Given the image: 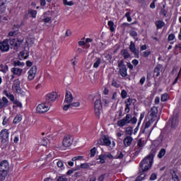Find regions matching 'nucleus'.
Masks as SVG:
<instances>
[{"mask_svg":"<svg viewBox=\"0 0 181 181\" xmlns=\"http://www.w3.org/2000/svg\"><path fill=\"white\" fill-rule=\"evenodd\" d=\"M8 70V66L6 65L4 66L3 64H0V71H3V73H6Z\"/></svg>","mask_w":181,"mask_h":181,"instance_id":"39","label":"nucleus"},{"mask_svg":"<svg viewBox=\"0 0 181 181\" xmlns=\"http://www.w3.org/2000/svg\"><path fill=\"white\" fill-rule=\"evenodd\" d=\"M18 57L20 59H28V57H29V52L22 51L19 53Z\"/></svg>","mask_w":181,"mask_h":181,"instance_id":"25","label":"nucleus"},{"mask_svg":"<svg viewBox=\"0 0 181 181\" xmlns=\"http://www.w3.org/2000/svg\"><path fill=\"white\" fill-rule=\"evenodd\" d=\"M37 71V69L36 66H33L29 71H28V79L30 81L33 80L35 78V76H36V72Z\"/></svg>","mask_w":181,"mask_h":181,"instance_id":"12","label":"nucleus"},{"mask_svg":"<svg viewBox=\"0 0 181 181\" xmlns=\"http://www.w3.org/2000/svg\"><path fill=\"white\" fill-rule=\"evenodd\" d=\"M138 148H141V149L145 146V141L142 140L141 139H139L137 141V146Z\"/></svg>","mask_w":181,"mask_h":181,"instance_id":"30","label":"nucleus"},{"mask_svg":"<svg viewBox=\"0 0 181 181\" xmlns=\"http://www.w3.org/2000/svg\"><path fill=\"white\" fill-rule=\"evenodd\" d=\"M145 174L141 173L140 175H139L135 181H141L144 180V179H145Z\"/></svg>","mask_w":181,"mask_h":181,"instance_id":"41","label":"nucleus"},{"mask_svg":"<svg viewBox=\"0 0 181 181\" xmlns=\"http://www.w3.org/2000/svg\"><path fill=\"white\" fill-rule=\"evenodd\" d=\"M155 122V119H151L148 122H146L144 124V127L141 129L142 134H146V135L148 136V138L151 136V134L152 133V131H153V127L151 129H149V127H151V124H153Z\"/></svg>","mask_w":181,"mask_h":181,"instance_id":"3","label":"nucleus"},{"mask_svg":"<svg viewBox=\"0 0 181 181\" xmlns=\"http://www.w3.org/2000/svg\"><path fill=\"white\" fill-rule=\"evenodd\" d=\"M163 71V65L160 64H158L153 70L156 77H159L160 76V71Z\"/></svg>","mask_w":181,"mask_h":181,"instance_id":"18","label":"nucleus"},{"mask_svg":"<svg viewBox=\"0 0 181 181\" xmlns=\"http://www.w3.org/2000/svg\"><path fill=\"white\" fill-rule=\"evenodd\" d=\"M165 8L166 6L163 5L160 9V15H163V16H166V15H168V11H166Z\"/></svg>","mask_w":181,"mask_h":181,"instance_id":"33","label":"nucleus"},{"mask_svg":"<svg viewBox=\"0 0 181 181\" xmlns=\"http://www.w3.org/2000/svg\"><path fill=\"white\" fill-rule=\"evenodd\" d=\"M64 4L65 5H67L68 6H72V5H74V3L73 1H67V0H64Z\"/></svg>","mask_w":181,"mask_h":181,"instance_id":"48","label":"nucleus"},{"mask_svg":"<svg viewBox=\"0 0 181 181\" xmlns=\"http://www.w3.org/2000/svg\"><path fill=\"white\" fill-rule=\"evenodd\" d=\"M142 151V148L138 146H136V148L134 150V154L135 156H137V155H139V153Z\"/></svg>","mask_w":181,"mask_h":181,"instance_id":"37","label":"nucleus"},{"mask_svg":"<svg viewBox=\"0 0 181 181\" xmlns=\"http://www.w3.org/2000/svg\"><path fill=\"white\" fill-rule=\"evenodd\" d=\"M14 66L15 67H16L17 66H18L19 67H23V66H25V63L21 62V61H15Z\"/></svg>","mask_w":181,"mask_h":181,"instance_id":"38","label":"nucleus"},{"mask_svg":"<svg viewBox=\"0 0 181 181\" xmlns=\"http://www.w3.org/2000/svg\"><path fill=\"white\" fill-rule=\"evenodd\" d=\"M155 25L157 28V29H162L163 26H165V22L159 20L156 21Z\"/></svg>","mask_w":181,"mask_h":181,"instance_id":"27","label":"nucleus"},{"mask_svg":"<svg viewBox=\"0 0 181 181\" xmlns=\"http://www.w3.org/2000/svg\"><path fill=\"white\" fill-rule=\"evenodd\" d=\"M169 100V95L168 93H164L161 95V101L165 103V101H168Z\"/></svg>","mask_w":181,"mask_h":181,"instance_id":"36","label":"nucleus"},{"mask_svg":"<svg viewBox=\"0 0 181 181\" xmlns=\"http://www.w3.org/2000/svg\"><path fill=\"white\" fill-rule=\"evenodd\" d=\"M105 177V175H100L99 177H98V181H104V178Z\"/></svg>","mask_w":181,"mask_h":181,"instance_id":"64","label":"nucleus"},{"mask_svg":"<svg viewBox=\"0 0 181 181\" xmlns=\"http://www.w3.org/2000/svg\"><path fill=\"white\" fill-rule=\"evenodd\" d=\"M170 175L172 176V180L173 181H180V178H179V176H177V174H176V171L175 170H170Z\"/></svg>","mask_w":181,"mask_h":181,"instance_id":"23","label":"nucleus"},{"mask_svg":"<svg viewBox=\"0 0 181 181\" xmlns=\"http://www.w3.org/2000/svg\"><path fill=\"white\" fill-rule=\"evenodd\" d=\"M132 141H134V139H132L131 136H126L124 139V146H131V144H132Z\"/></svg>","mask_w":181,"mask_h":181,"instance_id":"21","label":"nucleus"},{"mask_svg":"<svg viewBox=\"0 0 181 181\" xmlns=\"http://www.w3.org/2000/svg\"><path fill=\"white\" fill-rule=\"evenodd\" d=\"M158 116V107H153L151 109L150 111V117H151V119H154L156 118V117Z\"/></svg>","mask_w":181,"mask_h":181,"instance_id":"19","label":"nucleus"},{"mask_svg":"<svg viewBox=\"0 0 181 181\" xmlns=\"http://www.w3.org/2000/svg\"><path fill=\"white\" fill-rule=\"evenodd\" d=\"M80 106V102H75L73 103H71V107H79Z\"/></svg>","mask_w":181,"mask_h":181,"instance_id":"56","label":"nucleus"},{"mask_svg":"<svg viewBox=\"0 0 181 181\" xmlns=\"http://www.w3.org/2000/svg\"><path fill=\"white\" fill-rule=\"evenodd\" d=\"M0 50L3 52H9V41L8 40L0 42Z\"/></svg>","mask_w":181,"mask_h":181,"instance_id":"10","label":"nucleus"},{"mask_svg":"<svg viewBox=\"0 0 181 181\" xmlns=\"http://www.w3.org/2000/svg\"><path fill=\"white\" fill-rule=\"evenodd\" d=\"M103 103H105V105L106 107H108V104H110V100L108 99H107V98H104L103 100Z\"/></svg>","mask_w":181,"mask_h":181,"instance_id":"61","label":"nucleus"},{"mask_svg":"<svg viewBox=\"0 0 181 181\" xmlns=\"http://www.w3.org/2000/svg\"><path fill=\"white\" fill-rule=\"evenodd\" d=\"M130 36L132 37H136V36H138V33H136V31L132 30L130 32Z\"/></svg>","mask_w":181,"mask_h":181,"instance_id":"54","label":"nucleus"},{"mask_svg":"<svg viewBox=\"0 0 181 181\" xmlns=\"http://www.w3.org/2000/svg\"><path fill=\"white\" fill-rule=\"evenodd\" d=\"M127 90H122V92H121V97H122V98H127Z\"/></svg>","mask_w":181,"mask_h":181,"instance_id":"50","label":"nucleus"},{"mask_svg":"<svg viewBox=\"0 0 181 181\" xmlns=\"http://www.w3.org/2000/svg\"><path fill=\"white\" fill-rule=\"evenodd\" d=\"M76 160H83V156H78L74 157L72 158V162H74Z\"/></svg>","mask_w":181,"mask_h":181,"instance_id":"49","label":"nucleus"},{"mask_svg":"<svg viewBox=\"0 0 181 181\" xmlns=\"http://www.w3.org/2000/svg\"><path fill=\"white\" fill-rule=\"evenodd\" d=\"M0 139H1V142L3 144L8 142V141L9 140V132H8V129H4L1 131Z\"/></svg>","mask_w":181,"mask_h":181,"instance_id":"8","label":"nucleus"},{"mask_svg":"<svg viewBox=\"0 0 181 181\" xmlns=\"http://www.w3.org/2000/svg\"><path fill=\"white\" fill-rule=\"evenodd\" d=\"M101 111H103L101 100H96L95 102V114L96 117H100L101 115Z\"/></svg>","mask_w":181,"mask_h":181,"instance_id":"7","label":"nucleus"},{"mask_svg":"<svg viewBox=\"0 0 181 181\" xmlns=\"http://www.w3.org/2000/svg\"><path fill=\"white\" fill-rule=\"evenodd\" d=\"M129 50L132 53H134L135 57H138V56H139V51L136 49L135 44L132 41L130 42Z\"/></svg>","mask_w":181,"mask_h":181,"instance_id":"14","label":"nucleus"},{"mask_svg":"<svg viewBox=\"0 0 181 181\" xmlns=\"http://www.w3.org/2000/svg\"><path fill=\"white\" fill-rule=\"evenodd\" d=\"M57 100V93L56 92H52L49 93L45 97V104H50L54 103Z\"/></svg>","mask_w":181,"mask_h":181,"instance_id":"5","label":"nucleus"},{"mask_svg":"<svg viewBox=\"0 0 181 181\" xmlns=\"http://www.w3.org/2000/svg\"><path fill=\"white\" fill-rule=\"evenodd\" d=\"M132 63V64H134V66H138L139 62L138 61V59H133Z\"/></svg>","mask_w":181,"mask_h":181,"instance_id":"63","label":"nucleus"},{"mask_svg":"<svg viewBox=\"0 0 181 181\" xmlns=\"http://www.w3.org/2000/svg\"><path fill=\"white\" fill-rule=\"evenodd\" d=\"M169 123L171 124V128H176L177 125H179V119L177 118L174 117L172 119L169 120Z\"/></svg>","mask_w":181,"mask_h":181,"instance_id":"22","label":"nucleus"},{"mask_svg":"<svg viewBox=\"0 0 181 181\" xmlns=\"http://www.w3.org/2000/svg\"><path fill=\"white\" fill-rule=\"evenodd\" d=\"M9 171H0V181H4Z\"/></svg>","mask_w":181,"mask_h":181,"instance_id":"24","label":"nucleus"},{"mask_svg":"<svg viewBox=\"0 0 181 181\" xmlns=\"http://www.w3.org/2000/svg\"><path fill=\"white\" fill-rule=\"evenodd\" d=\"M100 64H101V58H96V61L93 64L94 69H98Z\"/></svg>","mask_w":181,"mask_h":181,"instance_id":"32","label":"nucleus"},{"mask_svg":"<svg viewBox=\"0 0 181 181\" xmlns=\"http://www.w3.org/2000/svg\"><path fill=\"white\" fill-rule=\"evenodd\" d=\"M156 153L155 150L151 151V153L142 160L140 163V170L141 172H146V170H149L152 167V163H153V158Z\"/></svg>","mask_w":181,"mask_h":181,"instance_id":"1","label":"nucleus"},{"mask_svg":"<svg viewBox=\"0 0 181 181\" xmlns=\"http://www.w3.org/2000/svg\"><path fill=\"white\" fill-rule=\"evenodd\" d=\"M133 129H132V127H127L126 129V134L127 135H132V132H133Z\"/></svg>","mask_w":181,"mask_h":181,"instance_id":"45","label":"nucleus"},{"mask_svg":"<svg viewBox=\"0 0 181 181\" xmlns=\"http://www.w3.org/2000/svg\"><path fill=\"white\" fill-rule=\"evenodd\" d=\"M57 165L58 168H64V164L63 163V161H62V160H58L57 162Z\"/></svg>","mask_w":181,"mask_h":181,"instance_id":"51","label":"nucleus"},{"mask_svg":"<svg viewBox=\"0 0 181 181\" xmlns=\"http://www.w3.org/2000/svg\"><path fill=\"white\" fill-rule=\"evenodd\" d=\"M105 57L107 60H109V62H110V60H112V57H111V55H110V54H106L105 55Z\"/></svg>","mask_w":181,"mask_h":181,"instance_id":"62","label":"nucleus"},{"mask_svg":"<svg viewBox=\"0 0 181 181\" xmlns=\"http://www.w3.org/2000/svg\"><path fill=\"white\" fill-rule=\"evenodd\" d=\"M88 168H90V163H85L81 164V169H88Z\"/></svg>","mask_w":181,"mask_h":181,"instance_id":"40","label":"nucleus"},{"mask_svg":"<svg viewBox=\"0 0 181 181\" xmlns=\"http://www.w3.org/2000/svg\"><path fill=\"white\" fill-rule=\"evenodd\" d=\"M57 181H67V178L64 176L59 177Z\"/></svg>","mask_w":181,"mask_h":181,"instance_id":"59","label":"nucleus"},{"mask_svg":"<svg viewBox=\"0 0 181 181\" xmlns=\"http://www.w3.org/2000/svg\"><path fill=\"white\" fill-rule=\"evenodd\" d=\"M98 145H105L106 146H110L111 145V141L110 138L107 136H105L103 139H100L98 141Z\"/></svg>","mask_w":181,"mask_h":181,"instance_id":"11","label":"nucleus"},{"mask_svg":"<svg viewBox=\"0 0 181 181\" xmlns=\"http://www.w3.org/2000/svg\"><path fill=\"white\" fill-rule=\"evenodd\" d=\"M0 171H9V163L4 160L0 163Z\"/></svg>","mask_w":181,"mask_h":181,"instance_id":"13","label":"nucleus"},{"mask_svg":"<svg viewBox=\"0 0 181 181\" xmlns=\"http://www.w3.org/2000/svg\"><path fill=\"white\" fill-rule=\"evenodd\" d=\"M6 11V7L5 4H0V13H4Z\"/></svg>","mask_w":181,"mask_h":181,"instance_id":"44","label":"nucleus"},{"mask_svg":"<svg viewBox=\"0 0 181 181\" xmlns=\"http://www.w3.org/2000/svg\"><path fill=\"white\" fill-rule=\"evenodd\" d=\"M10 43L14 49H16V47H19L23 43V40H18V39H13L10 41Z\"/></svg>","mask_w":181,"mask_h":181,"instance_id":"15","label":"nucleus"},{"mask_svg":"<svg viewBox=\"0 0 181 181\" xmlns=\"http://www.w3.org/2000/svg\"><path fill=\"white\" fill-rule=\"evenodd\" d=\"M74 139L71 135H66L64 137L62 145L64 146V148H69V146H71L73 145Z\"/></svg>","mask_w":181,"mask_h":181,"instance_id":"4","label":"nucleus"},{"mask_svg":"<svg viewBox=\"0 0 181 181\" xmlns=\"http://www.w3.org/2000/svg\"><path fill=\"white\" fill-rule=\"evenodd\" d=\"M134 101H135V100L134 99H127V100L125 102L126 106L129 107L132 104V102Z\"/></svg>","mask_w":181,"mask_h":181,"instance_id":"42","label":"nucleus"},{"mask_svg":"<svg viewBox=\"0 0 181 181\" xmlns=\"http://www.w3.org/2000/svg\"><path fill=\"white\" fill-rule=\"evenodd\" d=\"M1 101L4 103L6 106L8 105V103H9L8 98H6V97H3Z\"/></svg>","mask_w":181,"mask_h":181,"instance_id":"53","label":"nucleus"},{"mask_svg":"<svg viewBox=\"0 0 181 181\" xmlns=\"http://www.w3.org/2000/svg\"><path fill=\"white\" fill-rule=\"evenodd\" d=\"M97 152V148H95V147H93L91 150H90V157L93 158V156H95V153Z\"/></svg>","mask_w":181,"mask_h":181,"instance_id":"43","label":"nucleus"},{"mask_svg":"<svg viewBox=\"0 0 181 181\" xmlns=\"http://www.w3.org/2000/svg\"><path fill=\"white\" fill-rule=\"evenodd\" d=\"M118 67L119 68V73L122 77H127L128 74L127 73V66L124 64V60H121L118 62Z\"/></svg>","mask_w":181,"mask_h":181,"instance_id":"6","label":"nucleus"},{"mask_svg":"<svg viewBox=\"0 0 181 181\" xmlns=\"http://www.w3.org/2000/svg\"><path fill=\"white\" fill-rule=\"evenodd\" d=\"M157 175L155 173L151 174L150 180H156Z\"/></svg>","mask_w":181,"mask_h":181,"instance_id":"55","label":"nucleus"},{"mask_svg":"<svg viewBox=\"0 0 181 181\" xmlns=\"http://www.w3.org/2000/svg\"><path fill=\"white\" fill-rule=\"evenodd\" d=\"M151 54V51H145L143 52L144 57H148Z\"/></svg>","mask_w":181,"mask_h":181,"instance_id":"57","label":"nucleus"},{"mask_svg":"<svg viewBox=\"0 0 181 181\" xmlns=\"http://www.w3.org/2000/svg\"><path fill=\"white\" fill-rule=\"evenodd\" d=\"M108 26L110 27V30L111 32H114L115 30V28H114V22L113 21H108L107 23Z\"/></svg>","mask_w":181,"mask_h":181,"instance_id":"35","label":"nucleus"},{"mask_svg":"<svg viewBox=\"0 0 181 181\" xmlns=\"http://www.w3.org/2000/svg\"><path fill=\"white\" fill-rule=\"evenodd\" d=\"M121 54L125 59H129L131 57V54H129L127 49H122Z\"/></svg>","mask_w":181,"mask_h":181,"instance_id":"26","label":"nucleus"},{"mask_svg":"<svg viewBox=\"0 0 181 181\" xmlns=\"http://www.w3.org/2000/svg\"><path fill=\"white\" fill-rule=\"evenodd\" d=\"M126 18H127V21L128 22H132V18L131 17V13L127 12L125 13Z\"/></svg>","mask_w":181,"mask_h":181,"instance_id":"46","label":"nucleus"},{"mask_svg":"<svg viewBox=\"0 0 181 181\" xmlns=\"http://www.w3.org/2000/svg\"><path fill=\"white\" fill-rule=\"evenodd\" d=\"M166 155V149L165 148H161L158 154V158L159 159H162Z\"/></svg>","mask_w":181,"mask_h":181,"instance_id":"28","label":"nucleus"},{"mask_svg":"<svg viewBox=\"0 0 181 181\" xmlns=\"http://www.w3.org/2000/svg\"><path fill=\"white\" fill-rule=\"evenodd\" d=\"M73 102V95L71 92L66 91L64 104H71Z\"/></svg>","mask_w":181,"mask_h":181,"instance_id":"16","label":"nucleus"},{"mask_svg":"<svg viewBox=\"0 0 181 181\" xmlns=\"http://www.w3.org/2000/svg\"><path fill=\"white\" fill-rule=\"evenodd\" d=\"M18 35V32L16 31H11L8 33V36H16Z\"/></svg>","mask_w":181,"mask_h":181,"instance_id":"58","label":"nucleus"},{"mask_svg":"<svg viewBox=\"0 0 181 181\" xmlns=\"http://www.w3.org/2000/svg\"><path fill=\"white\" fill-rule=\"evenodd\" d=\"M22 121V115H18L16 116V117L13 119V124H19Z\"/></svg>","mask_w":181,"mask_h":181,"instance_id":"31","label":"nucleus"},{"mask_svg":"<svg viewBox=\"0 0 181 181\" xmlns=\"http://www.w3.org/2000/svg\"><path fill=\"white\" fill-rule=\"evenodd\" d=\"M125 155V151H118L117 154L115 156V159H122Z\"/></svg>","mask_w":181,"mask_h":181,"instance_id":"29","label":"nucleus"},{"mask_svg":"<svg viewBox=\"0 0 181 181\" xmlns=\"http://www.w3.org/2000/svg\"><path fill=\"white\" fill-rule=\"evenodd\" d=\"M30 13L32 18H36V13H37V11H35V10H31V11H30Z\"/></svg>","mask_w":181,"mask_h":181,"instance_id":"52","label":"nucleus"},{"mask_svg":"<svg viewBox=\"0 0 181 181\" xmlns=\"http://www.w3.org/2000/svg\"><path fill=\"white\" fill-rule=\"evenodd\" d=\"M175 39V34H170L168 35V40L172 41Z\"/></svg>","mask_w":181,"mask_h":181,"instance_id":"60","label":"nucleus"},{"mask_svg":"<svg viewBox=\"0 0 181 181\" xmlns=\"http://www.w3.org/2000/svg\"><path fill=\"white\" fill-rule=\"evenodd\" d=\"M136 117H132V115L127 114L123 119L117 121V125L122 128V127H125L128 124H136Z\"/></svg>","mask_w":181,"mask_h":181,"instance_id":"2","label":"nucleus"},{"mask_svg":"<svg viewBox=\"0 0 181 181\" xmlns=\"http://www.w3.org/2000/svg\"><path fill=\"white\" fill-rule=\"evenodd\" d=\"M98 159L100 160V163H105V160L107 159L105 154L100 155L98 156Z\"/></svg>","mask_w":181,"mask_h":181,"instance_id":"34","label":"nucleus"},{"mask_svg":"<svg viewBox=\"0 0 181 181\" xmlns=\"http://www.w3.org/2000/svg\"><path fill=\"white\" fill-rule=\"evenodd\" d=\"M12 88L18 93H21V91L22 90V89L21 88V82H19L18 81H16L15 83L13 84Z\"/></svg>","mask_w":181,"mask_h":181,"instance_id":"20","label":"nucleus"},{"mask_svg":"<svg viewBox=\"0 0 181 181\" xmlns=\"http://www.w3.org/2000/svg\"><path fill=\"white\" fill-rule=\"evenodd\" d=\"M11 73L14 74L15 76H18V77L22 76V73L23 71V69L18 67H13L11 69Z\"/></svg>","mask_w":181,"mask_h":181,"instance_id":"17","label":"nucleus"},{"mask_svg":"<svg viewBox=\"0 0 181 181\" xmlns=\"http://www.w3.org/2000/svg\"><path fill=\"white\" fill-rule=\"evenodd\" d=\"M64 107H63V110L64 111H67L69 110V108H70V107H71V103H64Z\"/></svg>","mask_w":181,"mask_h":181,"instance_id":"47","label":"nucleus"},{"mask_svg":"<svg viewBox=\"0 0 181 181\" xmlns=\"http://www.w3.org/2000/svg\"><path fill=\"white\" fill-rule=\"evenodd\" d=\"M49 109V105H47V103H41L37 107V112H39V114H43L45 112H47Z\"/></svg>","mask_w":181,"mask_h":181,"instance_id":"9","label":"nucleus"}]
</instances>
